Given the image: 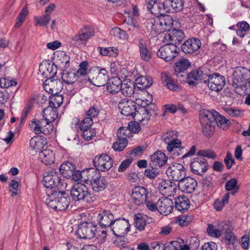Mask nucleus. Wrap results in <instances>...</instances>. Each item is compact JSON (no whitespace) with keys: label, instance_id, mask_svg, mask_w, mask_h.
Masks as SVG:
<instances>
[{"label":"nucleus","instance_id":"nucleus-20","mask_svg":"<svg viewBox=\"0 0 250 250\" xmlns=\"http://www.w3.org/2000/svg\"><path fill=\"white\" fill-rule=\"evenodd\" d=\"M61 180L59 174L53 169L46 172L43 178V184L47 188L59 187Z\"/></svg>","mask_w":250,"mask_h":250},{"label":"nucleus","instance_id":"nucleus-6","mask_svg":"<svg viewBox=\"0 0 250 250\" xmlns=\"http://www.w3.org/2000/svg\"><path fill=\"white\" fill-rule=\"evenodd\" d=\"M87 173L88 181H90L93 190L99 192L105 189L107 183L104 177L101 176L98 171L94 168H90L87 170Z\"/></svg>","mask_w":250,"mask_h":250},{"label":"nucleus","instance_id":"nucleus-30","mask_svg":"<svg viewBox=\"0 0 250 250\" xmlns=\"http://www.w3.org/2000/svg\"><path fill=\"white\" fill-rule=\"evenodd\" d=\"M150 166L154 167L164 166L167 161V157L161 151H157L150 156Z\"/></svg>","mask_w":250,"mask_h":250},{"label":"nucleus","instance_id":"nucleus-37","mask_svg":"<svg viewBox=\"0 0 250 250\" xmlns=\"http://www.w3.org/2000/svg\"><path fill=\"white\" fill-rule=\"evenodd\" d=\"M39 158L46 165L53 164L55 162V155L49 149H43L39 152Z\"/></svg>","mask_w":250,"mask_h":250},{"label":"nucleus","instance_id":"nucleus-49","mask_svg":"<svg viewBox=\"0 0 250 250\" xmlns=\"http://www.w3.org/2000/svg\"><path fill=\"white\" fill-rule=\"evenodd\" d=\"M159 18L165 31H169L173 23L172 17L170 15H161L160 16H159Z\"/></svg>","mask_w":250,"mask_h":250},{"label":"nucleus","instance_id":"nucleus-17","mask_svg":"<svg viewBox=\"0 0 250 250\" xmlns=\"http://www.w3.org/2000/svg\"><path fill=\"white\" fill-rule=\"evenodd\" d=\"M177 185L169 179L162 180L158 185V190L164 196H172L177 190Z\"/></svg>","mask_w":250,"mask_h":250},{"label":"nucleus","instance_id":"nucleus-45","mask_svg":"<svg viewBox=\"0 0 250 250\" xmlns=\"http://www.w3.org/2000/svg\"><path fill=\"white\" fill-rule=\"evenodd\" d=\"M230 197V193H226L221 199H216L213 203V207L215 210L219 211L222 210L225 205L228 203Z\"/></svg>","mask_w":250,"mask_h":250},{"label":"nucleus","instance_id":"nucleus-7","mask_svg":"<svg viewBox=\"0 0 250 250\" xmlns=\"http://www.w3.org/2000/svg\"><path fill=\"white\" fill-rule=\"evenodd\" d=\"M29 127L35 134L48 135L53 131L54 126L44 119H33L29 125Z\"/></svg>","mask_w":250,"mask_h":250},{"label":"nucleus","instance_id":"nucleus-63","mask_svg":"<svg viewBox=\"0 0 250 250\" xmlns=\"http://www.w3.org/2000/svg\"><path fill=\"white\" fill-rule=\"evenodd\" d=\"M17 84L15 81L6 79L4 78H0V86L2 88H8L10 86H15Z\"/></svg>","mask_w":250,"mask_h":250},{"label":"nucleus","instance_id":"nucleus-29","mask_svg":"<svg viewBox=\"0 0 250 250\" xmlns=\"http://www.w3.org/2000/svg\"><path fill=\"white\" fill-rule=\"evenodd\" d=\"M164 2H160L157 0H149L146 3V7L150 12L155 16L164 15L166 11L164 9Z\"/></svg>","mask_w":250,"mask_h":250},{"label":"nucleus","instance_id":"nucleus-57","mask_svg":"<svg viewBox=\"0 0 250 250\" xmlns=\"http://www.w3.org/2000/svg\"><path fill=\"white\" fill-rule=\"evenodd\" d=\"M192 219L193 217L191 215H181L177 217L176 223L182 227L187 226L192 221Z\"/></svg>","mask_w":250,"mask_h":250},{"label":"nucleus","instance_id":"nucleus-43","mask_svg":"<svg viewBox=\"0 0 250 250\" xmlns=\"http://www.w3.org/2000/svg\"><path fill=\"white\" fill-rule=\"evenodd\" d=\"M190 66V63L188 59H181L175 63L174 67L175 72L177 73V76H178V74L184 72Z\"/></svg>","mask_w":250,"mask_h":250},{"label":"nucleus","instance_id":"nucleus-40","mask_svg":"<svg viewBox=\"0 0 250 250\" xmlns=\"http://www.w3.org/2000/svg\"><path fill=\"white\" fill-rule=\"evenodd\" d=\"M147 26H150L152 31H154L156 34H159L165 31L161 23L159 16L150 19L147 21Z\"/></svg>","mask_w":250,"mask_h":250},{"label":"nucleus","instance_id":"nucleus-35","mask_svg":"<svg viewBox=\"0 0 250 250\" xmlns=\"http://www.w3.org/2000/svg\"><path fill=\"white\" fill-rule=\"evenodd\" d=\"M47 144L46 139L42 136H36L30 141V148L36 152L40 151Z\"/></svg>","mask_w":250,"mask_h":250},{"label":"nucleus","instance_id":"nucleus-55","mask_svg":"<svg viewBox=\"0 0 250 250\" xmlns=\"http://www.w3.org/2000/svg\"><path fill=\"white\" fill-rule=\"evenodd\" d=\"M127 139L125 138H118L116 141L113 144V148L115 151H121L127 145Z\"/></svg>","mask_w":250,"mask_h":250},{"label":"nucleus","instance_id":"nucleus-9","mask_svg":"<svg viewBox=\"0 0 250 250\" xmlns=\"http://www.w3.org/2000/svg\"><path fill=\"white\" fill-rule=\"evenodd\" d=\"M94 31L92 27L85 26L80 30L78 34L74 37L71 41V43L77 47L84 46L86 41L94 35Z\"/></svg>","mask_w":250,"mask_h":250},{"label":"nucleus","instance_id":"nucleus-31","mask_svg":"<svg viewBox=\"0 0 250 250\" xmlns=\"http://www.w3.org/2000/svg\"><path fill=\"white\" fill-rule=\"evenodd\" d=\"M39 71L43 77L48 79L53 78V76L57 73L56 66L45 62L40 64Z\"/></svg>","mask_w":250,"mask_h":250},{"label":"nucleus","instance_id":"nucleus-32","mask_svg":"<svg viewBox=\"0 0 250 250\" xmlns=\"http://www.w3.org/2000/svg\"><path fill=\"white\" fill-rule=\"evenodd\" d=\"M106 84L107 91L111 94H115L121 91L122 83L119 77H112L108 79Z\"/></svg>","mask_w":250,"mask_h":250},{"label":"nucleus","instance_id":"nucleus-19","mask_svg":"<svg viewBox=\"0 0 250 250\" xmlns=\"http://www.w3.org/2000/svg\"><path fill=\"white\" fill-rule=\"evenodd\" d=\"M185 34L182 30L173 29L167 32L164 37V42L176 45L182 41Z\"/></svg>","mask_w":250,"mask_h":250},{"label":"nucleus","instance_id":"nucleus-48","mask_svg":"<svg viewBox=\"0 0 250 250\" xmlns=\"http://www.w3.org/2000/svg\"><path fill=\"white\" fill-rule=\"evenodd\" d=\"M146 216H143L141 214L135 215L134 218V225L137 229L140 231L145 229L146 225Z\"/></svg>","mask_w":250,"mask_h":250},{"label":"nucleus","instance_id":"nucleus-53","mask_svg":"<svg viewBox=\"0 0 250 250\" xmlns=\"http://www.w3.org/2000/svg\"><path fill=\"white\" fill-rule=\"evenodd\" d=\"M177 137V132L174 130H170L163 134L162 138L164 142L167 144L171 142L175 141V140H178L176 139Z\"/></svg>","mask_w":250,"mask_h":250},{"label":"nucleus","instance_id":"nucleus-12","mask_svg":"<svg viewBox=\"0 0 250 250\" xmlns=\"http://www.w3.org/2000/svg\"><path fill=\"white\" fill-rule=\"evenodd\" d=\"M130 224L128 220L125 218H117L112 223V227L109 229L115 236L125 235L130 231Z\"/></svg>","mask_w":250,"mask_h":250},{"label":"nucleus","instance_id":"nucleus-10","mask_svg":"<svg viewBox=\"0 0 250 250\" xmlns=\"http://www.w3.org/2000/svg\"><path fill=\"white\" fill-rule=\"evenodd\" d=\"M166 174L170 180L179 182L186 177V169L183 165L175 163L168 167L166 170Z\"/></svg>","mask_w":250,"mask_h":250},{"label":"nucleus","instance_id":"nucleus-8","mask_svg":"<svg viewBox=\"0 0 250 250\" xmlns=\"http://www.w3.org/2000/svg\"><path fill=\"white\" fill-rule=\"evenodd\" d=\"M179 50V49L176 45L167 42L166 44L159 49L157 52V55L166 62H170L178 56Z\"/></svg>","mask_w":250,"mask_h":250},{"label":"nucleus","instance_id":"nucleus-4","mask_svg":"<svg viewBox=\"0 0 250 250\" xmlns=\"http://www.w3.org/2000/svg\"><path fill=\"white\" fill-rule=\"evenodd\" d=\"M71 197L75 201H82L86 203L93 202L96 198L92 196L88 187L82 183H77L72 188L70 193Z\"/></svg>","mask_w":250,"mask_h":250},{"label":"nucleus","instance_id":"nucleus-42","mask_svg":"<svg viewBox=\"0 0 250 250\" xmlns=\"http://www.w3.org/2000/svg\"><path fill=\"white\" fill-rule=\"evenodd\" d=\"M190 205V202L188 199L185 196H179L175 200V208L181 211L184 212L188 209Z\"/></svg>","mask_w":250,"mask_h":250},{"label":"nucleus","instance_id":"nucleus-34","mask_svg":"<svg viewBox=\"0 0 250 250\" xmlns=\"http://www.w3.org/2000/svg\"><path fill=\"white\" fill-rule=\"evenodd\" d=\"M161 78L164 85L169 90L175 91H178L180 90V88L176 82L167 73L162 72Z\"/></svg>","mask_w":250,"mask_h":250},{"label":"nucleus","instance_id":"nucleus-46","mask_svg":"<svg viewBox=\"0 0 250 250\" xmlns=\"http://www.w3.org/2000/svg\"><path fill=\"white\" fill-rule=\"evenodd\" d=\"M135 82L138 88L142 90L149 87L152 83V80H149L148 77L145 76L138 77Z\"/></svg>","mask_w":250,"mask_h":250},{"label":"nucleus","instance_id":"nucleus-41","mask_svg":"<svg viewBox=\"0 0 250 250\" xmlns=\"http://www.w3.org/2000/svg\"><path fill=\"white\" fill-rule=\"evenodd\" d=\"M75 170H76L75 166L69 161L63 163L60 168L62 175L66 178H71V176Z\"/></svg>","mask_w":250,"mask_h":250},{"label":"nucleus","instance_id":"nucleus-27","mask_svg":"<svg viewBox=\"0 0 250 250\" xmlns=\"http://www.w3.org/2000/svg\"><path fill=\"white\" fill-rule=\"evenodd\" d=\"M183 0H165L164 9L167 13L179 12L184 8Z\"/></svg>","mask_w":250,"mask_h":250},{"label":"nucleus","instance_id":"nucleus-64","mask_svg":"<svg viewBox=\"0 0 250 250\" xmlns=\"http://www.w3.org/2000/svg\"><path fill=\"white\" fill-rule=\"evenodd\" d=\"M79 68L76 73L77 76H84L87 73L88 62L83 61L79 64Z\"/></svg>","mask_w":250,"mask_h":250},{"label":"nucleus","instance_id":"nucleus-1","mask_svg":"<svg viewBox=\"0 0 250 250\" xmlns=\"http://www.w3.org/2000/svg\"><path fill=\"white\" fill-rule=\"evenodd\" d=\"M200 121L204 134L210 136L215 129V125L223 130H227L230 123L229 120L214 110L203 109L200 112Z\"/></svg>","mask_w":250,"mask_h":250},{"label":"nucleus","instance_id":"nucleus-61","mask_svg":"<svg viewBox=\"0 0 250 250\" xmlns=\"http://www.w3.org/2000/svg\"><path fill=\"white\" fill-rule=\"evenodd\" d=\"M225 111L230 116L233 117H241L244 115L243 110L232 108H226Z\"/></svg>","mask_w":250,"mask_h":250},{"label":"nucleus","instance_id":"nucleus-39","mask_svg":"<svg viewBox=\"0 0 250 250\" xmlns=\"http://www.w3.org/2000/svg\"><path fill=\"white\" fill-rule=\"evenodd\" d=\"M55 60L57 65L63 70H65L69 66V57L64 52L58 53Z\"/></svg>","mask_w":250,"mask_h":250},{"label":"nucleus","instance_id":"nucleus-56","mask_svg":"<svg viewBox=\"0 0 250 250\" xmlns=\"http://www.w3.org/2000/svg\"><path fill=\"white\" fill-rule=\"evenodd\" d=\"M238 181L235 178H232L230 180L227 181L225 184V189L227 191H231L232 190H235L231 192L232 195L235 194L237 192V190L238 189L237 187Z\"/></svg>","mask_w":250,"mask_h":250},{"label":"nucleus","instance_id":"nucleus-3","mask_svg":"<svg viewBox=\"0 0 250 250\" xmlns=\"http://www.w3.org/2000/svg\"><path fill=\"white\" fill-rule=\"evenodd\" d=\"M70 198L64 191L53 192L46 199V205L53 209L58 211L65 210L68 207Z\"/></svg>","mask_w":250,"mask_h":250},{"label":"nucleus","instance_id":"nucleus-47","mask_svg":"<svg viewBox=\"0 0 250 250\" xmlns=\"http://www.w3.org/2000/svg\"><path fill=\"white\" fill-rule=\"evenodd\" d=\"M237 27L236 34L241 38H243L246 32L250 30V25L245 21L238 22L236 25Z\"/></svg>","mask_w":250,"mask_h":250},{"label":"nucleus","instance_id":"nucleus-62","mask_svg":"<svg viewBox=\"0 0 250 250\" xmlns=\"http://www.w3.org/2000/svg\"><path fill=\"white\" fill-rule=\"evenodd\" d=\"M151 166V168H147L145 171V175L149 179H154L160 174V171L157 168H154Z\"/></svg>","mask_w":250,"mask_h":250},{"label":"nucleus","instance_id":"nucleus-13","mask_svg":"<svg viewBox=\"0 0 250 250\" xmlns=\"http://www.w3.org/2000/svg\"><path fill=\"white\" fill-rule=\"evenodd\" d=\"M93 162L97 171H107L110 169L113 165L112 158L104 153L95 156Z\"/></svg>","mask_w":250,"mask_h":250},{"label":"nucleus","instance_id":"nucleus-11","mask_svg":"<svg viewBox=\"0 0 250 250\" xmlns=\"http://www.w3.org/2000/svg\"><path fill=\"white\" fill-rule=\"evenodd\" d=\"M96 231L97 225L92 222H84L79 225L77 234L82 239H91L95 236Z\"/></svg>","mask_w":250,"mask_h":250},{"label":"nucleus","instance_id":"nucleus-16","mask_svg":"<svg viewBox=\"0 0 250 250\" xmlns=\"http://www.w3.org/2000/svg\"><path fill=\"white\" fill-rule=\"evenodd\" d=\"M119 108L121 113L125 116H131L134 117L135 115L137 106L136 103L132 100L126 98L122 99L119 103Z\"/></svg>","mask_w":250,"mask_h":250},{"label":"nucleus","instance_id":"nucleus-25","mask_svg":"<svg viewBox=\"0 0 250 250\" xmlns=\"http://www.w3.org/2000/svg\"><path fill=\"white\" fill-rule=\"evenodd\" d=\"M201 42L197 38L189 39L182 45L181 49L185 54H192L201 47Z\"/></svg>","mask_w":250,"mask_h":250},{"label":"nucleus","instance_id":"nucleus-44","mask_svg":"<svg viewBox=\"0 0 250 250\" xmlns=\"http://www.w3.org/2000/svg\"><path fill=\"white\" fill-rule=\"evenodd\" d=\"M78 76L75 72H68L63 71L62 75V79L65 84H73L77 80Z\"/></svg>","mask_w":250,"mask_h":250},{"label":"nucleus","instance_id":"nucleus-14","mask_svg":"<svg viewBox=\"0 0 250 250\" xmlns=\"http://www.w3.org/2000/svg\"><path fill=\"white\" fill-rule=\"evenodd\" d=\"M116 219L117 217L110 211L106 209L100 210L97 216L99 225L105 229H109Z\"/></svg>","mask_w":250,"mask_h":250},{"label":"nucleus","instance_id":"nucleus-18","mask_svg":"<svg viewBox=\"0 0 250 250\" xmlns=\"http://www.w3.org/2000/svg\"><path fill=\"white\" fill-rule=\"evenodd\" d=\"M190 168L194 174L202 175L207 170V161L204 157L194 158L190 163Z\"/></svg>","mask_w":250,"mask_h":250},{"label":"nucleus","instance_id":"nucleus-23","mask_svg":"<svg viewBox=\"0 0 250 250\" xmlns=\"http://www.w3.org/2000/svg\"><path fill=\"white\" fill-rule=\"evenodd\" d=\"M208 75L204 74L200 69H194L188 73L187 76V82L189 85H195L198 82L207 83Z\"/></svg>","mask_w":250,"mask_h":250},{"label":"nucleus","instance_id":"nucleus-38","mask_svg":"<svg viewBox=\"0 0 250 250\" xmlns=\"http://www.w3.org/2000/svg\"><path fill=\"white\" fill-rule=\"evenodd\" d=\"M43 119L52 123L58 117V112L57 108L49 105L44 108L42 112Z\"/></svg>","mask_w":250,"mask_h":250},{"label":"nucleus","instance_id":"nucleus-36","mask_svg":"<svg viewBox=\"0 0 250 250\" xmlns=\"http://www.w3.org/2000/svg\"><path fill=\"white\" fill-rule=\"evenodd\" d=\"M138 46L141 59L146 62L149 61L151 57V53L147 46L146 41L142 38L139 39Z\"/></svg>","mask_w":250,"mask_h":250},{"label":"nucleus","instance_id":"nucleus-54","mask_svg":"<svg viewBox=\"0 0 250 250\" xmlns=\"http://www.w3.org/2000/svg\"><path fill=\"white\" fill-rule=\"evenodd\" d=\"M50 19L51 17L49 14H46L41 17H36L35 18V25L41 26H46L49 23Z\"/></svg>","mask_w":250,"mask_h":250},{"label":"nucleus","instance_id":"nucleus-5","mask_svg":"<svg viewBox=\"0 0 250 250\" xmlns=\"http://www.w3.org/2000/svg\"><path fill=\"white\" fill-rule=\"evenodd\" d=\"M108 78V73L105 68H93L88 73V80L94 85L100 87L104 85Z\"/></svg>","mask_w":250,"mask_h":250},{"label":"nucleus","instance_id":"nucleus-2","mask_svg":"<svg viewBox=\"0 0 250 250\" xmlns=\"http://www.w3.org/2000/svg\"><path fill=\"white\" fill-rule=\"evenodd\" d=\"M250 71L244 67H236L232 75V85L235 92L239 95L243 94L249 83Z\"/></svg>","mask_w":250,"mask_h":250},{"label":"nucleus","instance_id":"nucleus-21","mask_svg":"<svg viewBox=\"0 0 250 250\" xmlns=\"http://www.w3.org/2000/svg\"><path fill=\"white\" fill-rule=\"evenodd\" d=\"M227 229V224L224 222H221L214 224H208L206 231L209 236L219 238Z\"/></svg>","mask_w":250,"mask_h":250},{"label":"nucleus","instance_id":"nucleus-52","mask_svg":"<svg viewBox=\"0 0 250 250\" xmlns=\"http://www.w3.org/2000/svg\"><path fill=\"white\" fill-rule=\"evenodd\" d=\"M88 169H86V170H83V172H82L80 170H74L71 176V178L74 181H82V182H86V181H88V176L87 178H85L84 177V175L85 174H87V170Z\"/></svg>","mask_w":250,"mask_h":250},{"label":"nucleus","instance_id":"nucleus-24","mask_svg":"<svg viewBox=\"0 0 250 250\" xmlns=\"http://www.w3.org/2000/svg\"><path fill=\"white\" fill-rule=\"evenodd\" d=\"M147 192L143 187L136 186L132 190L131 196L133 202L136 205H140L146 201Z\"/></svg>","mask_w":250,"mask_h":250},{"label":"nucleus","instance_id":"nucleus-33","mask_svg":"<svg viewBox=\"0 0 250 250\" xmlns=\"http://www.w3.org/2000/svg\"><path fill=\"white\" fill-rule=\"evenodd\" d=\"M167 150L172 155L178 156L184 153V148L181 147L182 142L179 140L167 144Z\"/></svg>","mask_w":250,"mask_h":250},{"label":"nucleus","instance_id":"nucleus-26","mask_svg":"<svg viewBox=\"0 0 250 250\" xmlns=\"http://www.w3.org/2000/svg\"><path fill=\"white\" fill-rule=\"evenodd\" d=\"M157 208L161 214L167 215L172 211L173 202L167 197L161 198L157 202Z\"/></svg>","mask_w":250,"mask_h":250},{"label":"nucleus","instance_id":"nucleus-28","mask_svg":"<svg viewBox=\"0 0 250 250\" xmlns=\"http://www.w3.org/2000/svg\"><path fill=\"white\" fill-rule=\"evenodd\" d=\"M135 91V86L133 82L127 80L124 81L121 89V92L123 95L126 97L132 96L133 99L137 101L139 98Z\"/></svg>","mask_w":250,"mask_h":250},{"label":"nucleus","instance_id":"nucleus-22","mask_svg":"<svg viewBox=\"0 0 250 250\" xmlns=\"http://www.w3.org/2000/svg\"><path fill=\"white\" fill-rule=\"evenodd\" d=\"M197 186L196 181L190 177H185L178 182V187L182 191L191 193Z\"/></svg>","mask_w":250,"mask_h":250},{"label":"nucleus","instance_id":"nucleus-58","mask_svg":"<svg viewBox=\"0 0 250 250\" xmlns=\"http://www.w3.org/2000/svg\"><path fill=\"white\" fill-rule=\"evenodd\" d=\"M93 124L92 119L90 117H86L83 119L79 124V127L81 131L91 128Z\"/></svg>","mask_w":250,"mask_h":250},{"label":"nucleus","instance_id":"nucleus-50","mask_svg":"<svg viewBox=\"0 0 250 250\" xmlns=\"http://www.w3.org/2000/svg\"><path fill=\"white\" fill-rule=\"evenodd\" d=\"M50 96L49 105L55 108H58L61 106L63 102V97L62 95L58 94H52Z\"/></svg>","mask_w":250,"mask_h":250},{"label":"nucleus","instance_id":"nucleus-60","mask_svg":"<svg viewBox=\"0 0 250 250\" xmlns=\"http://www.w3.org/2000/svg\"><path fill=\"white\" fill-rule=\"evenodd\" d=\"M225 233V240L228 244H233L236 241V237L234 234L231 232L227 225V229L224 231Z\"/></svg>","mask_w":250,"mask_h":250},{"label":"nucleus","instance_id":"nucleus-51","mask_svg":"<svg viewBox=\"0 0 250 250\" xmlns=\"http://www.w3.org/2000/svg\"><path fill=\"white\" fill-rule=\"evenodd\" d=\"M50 86L52 89V94H58L62 89V82L59 79H50Z\"/></svg>","mask_w":250,"mask_h":250},{"label":"nucleus","instance_id":"nucleus-15","mask_svg":"<svg viewBox=\"0 0 250 250\" xmlns=\"http://www.w3.org/2000/svg\"><path fill=\"white\" fill-rule=\"evenodd\" d=\"M208 86L212 90L218 92L222 90L225 84L224 77L219 73H215L212 75L208 76L206 79Z\"/></svg>","mask_w":250,"mask_h":250},{"label":"nucleus","instance_id":"nucleus-59","mask_svg":"<svg viewBox=\"0 0 250 250\" xmlns=\"http://www.w3.org/2000/svg\"><path fill=\"white\" fill-rule=\"evenodd\" d=\"M28 13V10L26 8H23L21 12L20 13L17 18V22L15 24V27L16 28L20 27L25 19V17Z\"/></svg>","mask_w":250,"mask_h":250}]
</instances>
